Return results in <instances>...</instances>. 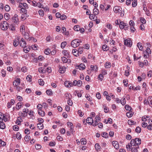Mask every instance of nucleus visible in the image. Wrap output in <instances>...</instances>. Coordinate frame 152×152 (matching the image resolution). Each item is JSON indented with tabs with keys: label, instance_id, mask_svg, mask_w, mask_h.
I'll return each instance as SVG.
<instances>
[{
	"label": "nucleus",
	"instance_id": "obj_1",
	"mask_svg": "<svg viewBox=\"0 0 152 152\" xmlns=\"http://www.w3.org/2000/svg\"><path fill=\"white\" fill-rule=\"evenodd\" d=\"M141 143V140L140 139L136 138L134 139H132L130 143L131 146H139Z\"/></svg>",
	"mask_w": 152,
	"mask_h": 152
},
{
	"label": "nucleus",
	"instance_id": "obj_2",
	"mask_svg": "<svg viewBox=\"0 0 152 152\" xmlns=\"http://www.w3.org/2000/svg\"><path fill=\"white\" fill-rule=\"evenodd\" d=\"M82 42L79 39H77L73 40L71 42V45L73 48H75L80 45V43Z\"/></svg>",
	"mask_w": 152,
	"mask_h": 152
},
{
	"label": "nucleus",
	"instance_id": "obj_3",
	"mask_svg": "<svg viewBox=\"0 0 152 152\" xmlns=\"http://www.w3.org/2000/svg\"><path fill=\"white\" fill-rule=\"evenodd\" d=\"M119 28L121 29H124L125 30H127L128 28V26L127 23H124L123 21L120 22Z\"/></svg>",
	"mask_w": 152,
	"mask_h": 152
},
{
	"label": "nucleus",
	"instance_id": "obj_4",
	"mask_svg": "<svg viewBox=\"0 0 152 152\" xmlns=\"http://www.w3.org/2000/svg\"><path fill=\"white\" fill-rule=\"evenodd\" d=\"M8 24L6 21H3L2 23L0 24V27L3 30H6L8 28Z\"/></svg>",
	"mask_w": 152,
	"mask_h": 152
},
{
	"label": "nucleus",
	"instance_id": "obj_5",
	"mask_svg": "<svg viewBox=\"0 0 152 152\" xmlns=\"http://www.w3.org/2000/svg\"><path fill=\"white\" fill-rule=\"evenodd\" d=\"M28 112V109L27 108H24L23 109V113H21V115L23 117L26 116L27 115V113Z\"/></svg>",
	"mask_w": 152,
	"mask_h": 152
},
{
	"label": "nucleus",
	"instance_id": "obj_6",
	"mask_svg": "<svg viewBox=\"0 0 152 152\" xmlns=\"http://www.w3.org/2000/svg\"><path fill=\"white\" fill-rule=\"evenodd\" d=\"M86 123L89 124H92L93 123V121L92 118L91 117H88L86 119L85 125L86 124Z\"/></svg>",
	"mask_w": 152,
	"mask_h": 152
},
{
	"label": "nucleus",
	"instance_id": "obj_7",
	"mask_svg": "<svg viewBox=\"0 0 152 152\" xmlns=\"http://www.w3.org/2000/svg\"><path fill=\"white\" fill-rule=\"evenodd\" d=\"M121 10L122 9L120 7L117 6H115L113 8V10L115 13L121 12Z\"/></svg>",
	"mask_w": 152,
	"mask_h": 152
},
{
	"label": "nucleus",
	"instance_id": "obj_8",
	"mask_svg": "<svg viewBox=\"0 0 152 152\" xmlns=\"http://www.w3.org/2000/svg\"><path fill=\"white\" fill-rule=\"evenodd\" d=\"M124 44L127 46L131 47L132 45V43H131V40L129 39L124 40Z\"/></svg>",
	"mask_w": 152,
	"mask_h": 152
},
{
	"label": "nucleus",
	"instance_id": "obj_9",
	"mask_svg": "<svg viewBox=\"0 0 152 152\" xmlns=\"http://www.w3.org/2000/svg\"><path fill=\"white\" fill-rule=\"evenodd\" d=\"M20 79L17 78L16 80H14L13 83V85L15 86H18L20 84Z\"/></svg>",
	"mask_w": 152,
	"mask_h": 152
},
{
	"label": "nucleus",
	"instance_id": "obj_10",
	"mask_svg": "<svg viewBox=\"0 0 152 152\" xmlns=\"http://www.w3.org/2000/svg\"><path fill=\"white\" fill-rule=\"evenodd\" d=\"M20 31L23 35L26 34L25 26L24 25H22L20 27Z\"/></svg>",
	"mask_w": 152,
	"mask_h": 152
},
{
	"label": "nucleus",
	"instance_id": "obj_11",
	"mask_svg": "<svg viewBox=\"0 0 152 152\" xmlns=\"http://www.w3.org/2000/svg\"><path fill=\"white\" fill-rule=\"evenodd\" d=\"M76 68H78L80 70H83L85 68L86 66L83 63L80 64L79 65L76 66Z\"/></svg>",
	"mask_w": 152,
	"mask_h": 152
},
{
	"label": "nucleus",
	"instance_id": "obj_12",
	"mask_svg": "<svg viewBox=\"0 0 152 152\" xmlns=\"http://www.w3.org/2000/svg\"><path fill=\"white\" fill-rule=\"evenodd\" d=\"M20 45L22 47H25L26 45V43L23 38H22L20 42Z\"/></svg>",
	"mask_w": 152,
	"mask_h": 152
},
{
	"label": "nucleus",
	"instance_id": "obj_13",
	"mask_svg": "<svg viewBox=\"0 0 152 152\" xmlns=\"http://www.w3.org/2000/svg\"><path fill=\"white\" fill-rule=\"evenodd\" d=\"M112 144L115 148L116 149L119 148V145L116 141H113L112 142Z\"/></svg>",
	"mask_w": 152,
	"mask_h": 152
},
{
	"label": "nucleus",
	"instance_id": "obj_14",
	"mask_svg": "<svg viewBox=\"0 0 152 152\" xmlns=\"http://www.w3.org/2000/svg\"><path fill=\"white\" fill-rule=\"evenodd\" d=\"M139 148V146H132L131 148V150L132 152H137V149Z\"/></svg>",
	"mask_w": 152,
	"mask_h": 152
},
{
	"label": "nucleus",
	"instance_id": "obj_15",
	"mask_svg": "<svg viewBox=\"0 0 152 152\" xmlns=\"http://www.w3.org/2000/svg\"><path fill=\"white\" fill-rule=\"evenodd\" d=\"M149 125H148L147 128L149 130H152V120H151L149 121Z\"/></svg>",
	"mask_w": 152,
	"mask_h": 152
},
{
	"label": "nucleus",
	"instance_id": "obj_16",
	"mask_svg": "<svg viewBox=\"0 0 152 152\" xmlns=\"http://www.w3.org/2000/svg\"><path fill=\"white\" fill-rule=\"evenodd\" d=\"M34 112L31 110L29 111V113H28V115L30 116V118L33 120L34 119Z\"/></svg>",
	"mask_w": 152,
	"mask_h": 152
},
{
	"label": "nucleus",
	"instance_id": "obj_17",
	"mask_svg": "<svg viewBox=\"0 0 152 152\" xmlns=\"http://www.w3.org/2000/svg\"><path fill=\"white\" fill-rule=\"evenodd\" d=\"M65 71V68L64 67L60 66L59 68V72L61 73H64Z\"/></svg>",
	"mask_w": 152,
	"mask_h": 152
},
{
	"label": "nucleus",
	"instance_id": "obj_18",
	"mask_svg": "<svg viewBox=\"0 0 152 152\" xmlns=\"http://www.w3.org/2000/svg\"><path fill=\"white\" fill-rule=\"evenodd\" d=\"M1 116L2 117L3 120L5 121L6 122L7 121V118H6V117L4 115V114L3 113H2L0 112V117Z\"/></svg>",
	"mask_w": 152,
	"mask_h": 152
},
{
	"label": "nucleus",
	"instance_id": "obj_19",
	"mask_svg": "<svg viewBox=\"0 0 152 152\" xmlns=\"http://www.w3.org/2000/svg\"><path fill=\"white\" fill-rule=\"evenodd\" d=\"M91 71H96L97 70V67L96 65H91Z\"/></svg>",
	"mask_w": 152,
	"mask_h": 152
},
{
	"label": "nucleus",
	"instance_id": "obj_20",
	"mask_svg": "<svg viewBox=\"0 0 152 152\" xmlns=\"http://www.w3.org/2000/svg\"><path fill=\"white\" fill-rule=\"evenodd\" d=\"M38 71L42 73H44L46 72V70L42 67H39L38 69Z\"/></svg>",
	"mask_w": 152,
	"mask_h": 152
},
{
	"label": "nucleus",
	"instance_id": "obj_21",
	"mask_svg": "<svg viewBox=\"0 0 152 152\" xmlns=\"http://www.w3.org/2000/svg\"><path fill=\"white\" fill-rule=\"evenodd\" d=\"M38 113L39 115L42 116H43L45 115V112L42 111L41 109H40V110H38Z\"/></svg>",
	"mask_w": 152,
	"mask_h": 152
},
{
	"label": "nucleus",
	"instance_id": "obj_22",
	"mask_svg": "<svg viewBox=\"0 0 152 152\" xmlns=\"http://www.w3.org/2000/svg\"><path fill=\"white\" fill-rule=\"evenodd\" d=\"M72 53L73 55L76 56H77L79 54L77 50L76 49H73L72 51Z\"/></svg>",
	"mask_w": 152,
	"mask_h": 152
},
{
	"label": "nucleus",
	"instance_id": "obj_23",
	"mask_svg": "<svg viewBox=\"0 0 152 152\" xmlns=\"http://www.w3.org/2000/svg\"><path fill=\"white\" fill-rule=\"evenodd\" d=\"M62 53L65 56H68L69 55V52L68 50H63L62 52Z\"/></svg>",
	"mask_w": 152,
	"mask_h": 152
},
{
	"label": "nucleus",
	"instance_id": "obj_24",
	"mask_svg": "<svg viewBox=\"0 0 152 152\" xmlns=\"http://www.w3.org/2000/svg\"><path fill=\"white\" fill-rule=\"evenodd\" d=\"M121 104L123 105H124L126 104L125 97H123L120 100Z\"/></svg>",
	"mask_w": 152,
	"mask_h": 152
},
{
	"label": "nucleus",
	"instance_id": "obj_25",
	"mask_svg": "<svg viewBox=\"0 0 152 152\" xmlns=\"http://www.w3.org/2000/svg\"><path fill=\"white\" fill-rule=\"evenodd\" d=\"M93 11L94 15H97L99 13V10L96 8H95L94 9Z\"/></svg>",
	"mask_w": 152,
	"mask_h": 152
},
{
	"label": "nucleus",
	"instance_id": "obj_26",
	"mask_svg": "<svg viewBox=\"0 0 152 152\" xmlns=\"http://www.w3.org/2000/svg\"><path fill=\"white\" fill-rule=\"evenodd\" d=\"M95 147L96 149V150L97 151H100V149H101V147L100 146L99 144L98 143H96L95 144Z\"/></svg>",
	"mask_w": 152,
	"mask_h": 152
},
{
	"label": "nucleus",
	"instance_id": "obj_27",
	"mask_svg": "<svg viewBox=\"0 0 152 152\" xmlns=\"http://www.w3.org/2000/svg\"><path fill=\"white\" fill-rule=\"evenodd\" d=\"M137 46L139 50H142L143 49V47L142 46V43L140 42H138L137 44Z\"/></svg>",
	"mask_w": 152,
	"mask_h": 152
},
{
	"label": "nucleus",
	"instance_id": "obj_28",
	"mask_svg": "<svg viewBox=\"0 0 152 152\" xmlns=\"http://www.w3.org/2000/svg\"><path fill=\"white\" fill-rule=\"evenodd\" d=\"M46 93L48 95L51 96L53 94V92L51 89L47 90Z\"/></svg>",
	"mask_w": 152,
	"mask_h": 152
},
{
	"label": "nucleus",
	"instance_id": "obj_29",
	"mask_svg": "<svg viewBox=\"0 0 152 152\" xmlns=\"http://www.w3.org/2000/svg\"><path fill=\"white\" fill-rule=\"evenodd\" d=\"M128 123L129 125H132L135 124L136 122L132 120H129L128 121Z\"/></svg>",
	"mask_w": 152,
	"mask_h": 152
},
{
	"label": "nucleus",
	"instance_id": "obj_30",
	"mask_svg": "<svg viewBox=\"0 0 152 152\" xmlns=\"http://www.w3.org/2000/svg\"><path fill=\"white\" fill-rule=\"evenodd\" d=\"M37 127L40 129H42L43 128V125L42 123L38 124H37Z\"/></svg>",
	"mask_w": 152,
	"mask_h": 152
},
{
	"label": "nucleus",
	"instance_id": "obj_31",
	"mask_svg": "<svg viewBox=\"0 0 152 152\" xmlns=\"http://www.w3.org/2000/svg\"><path fill=\"white\" fill-rule=\"evenodd\" d=\"M23 47L24 48L23 50L26 53H28L30 50L29 48H27L26 46Z\"/></svg>",
	"mask_w": 152,
	"mask_h": 152
},
{
	"label": "nucleus",
	"instance_id": "obj_32",
	"mask_svg": "<svg viewBox=\"0 0 152 152\" xmlns=\"http://www.w3.org/2000/svg\"><path fill=\"white\" fill-rule=\"evenodd\" d=\"M81 144L83 145H86V139L82 138L81 139Z\"/></svg>",
	"mask_w": 152,
	"mask_h": 152
},
{
	"label": "nucleus",
	"instance_id": "obj_33",
	"mask_svg": "<svg viewBox=\"0 0 152 152\" xmlns=\"http://www.w3.org/2000/svg\"><path fill=\"white\" fill-rule=\"evenodd\" d=\"M102 136L103 137L106 138L108 137L109 134L105 132H103L102 133Z\"/></svg>",
	"mask_w": 152,
	"mask_h": 152
},
{
	"label": "nucleus",
	"instance_id": "obj_34",
	"mask_svg": "<svg viewBox=\"0 0 152 152\" xmlns=\"http://www.w3.org/2000/svg\"><path fill=\"white\" fill-rule=\"evenodd\" d=\"M102 49L104 51H107L109 49V48L105 45H103L102 46Z\"/></svg>",
	"mask_w": 152,
	"mask_h": 152
},
{
	"label": "nucleus",
	"instance_id": "obj_35",
	"mask_svg": "<svg viewBox=\"0 0 152 152\" xmlns=\"http://www.w3.org/2000/svg\"><path fill=\"white\" fill-rule=\"evenodd\" d=\"M111 66V63L109 62H107L105 64V67L106 68H109Z\"/></svg>",
	"mask_w": 152,
	"mask_h": 152
},
{
	"label": "nucleus",
	"instance_id": "obj_36",
	"mask_svg": "<svg viewBox=\"0 0 152 152\" xmlns=\"http://www.w3.org/2000/svg\"><path fill=\"white\" fill-rule=\"evenodd\" d=\"M51 50L49 49H46L45 50V53L47 55H48L50 53Z\"/></svg>",
	"mask_w": 152,
	"mask_h": 152
},
{
	"label": "nucleus",
	"instance_id": "obj_37",
	"mask_svg": "<svg viewBox=\"0 0 152 152\" xmlns=\"http://www.w3.org/2000/svg\"><path fill=\"white\" fill-rule=\"evenodd\" d=\"M5 127L4 123V122L0 123V128L2 129H4Z\"/></svg>",
	"mask_w": 152,
	"mask_h": 152
},
{
	"label": "nucleus",
	"instance_id": "obj_38",
	"mask_svg": "<svg viewBox=\"0 0 152 152\" xmlns=\"http://www.w3.org/2000/svg\"><path fill=\"white\" fill-rule=\"evenodd\" d=\"M74 30L76 31H78L80 30V28L79 26L76 25L74 27Z\"/></svg>",
	"mask_w": 152,
	"mask_h": 152
},
{
	"label": "nucleus",
	"instance_id": "obj_39",
	"mask_svg": "<svg viewBox=\"0 0 152 152\" xmlns=\"http://www.w3.org/2000/svg\"><path fill=\"white\" fill-rule=\"evenodd\" d=\"M137 4V0H133L132 1V6L133 7H135L136 6Z\"/></svg>",
	"mask_w": 152,
	"mask_h": 152
},
{
	"label": "nucleus",
	"instance_id": "obj_40",
	"mask_svg": "<svg viewBox=\"0 0 152 152\" xmlns=\"http://www.w3.org/2000/svg\"><path fill=\"white\" fill-rule=\"evenodd\" d=\"M19 44V42L18 41H17L16 39L14 40L13 41V45L15 46L16 47Z\"/></svg>",
	"mask_w": 152,
	"mask_h": 152
},
{
	"label": "nucleus",
	"instance_id": "obj_41",
	"mask_svg": "<svg viewBox=\"0 0 152 152\" xmlns=\"http://www.w3.org/2000/svg\"><path fill=\"white\" fill-rule=\"evenodd\" d=\"M21 103L19 102L16 105V108L17 110H19L21 107Z\"/></svg>",
	"mask_w": 152,
	"mask_h": 152
},
{
	"label": "nucleus",
	"instance_id": "obj_42",
	"mask_svg": "<svg viewBox=\"0 0 152 152\" xmlns=\"http://www.w3.org/2000/svg\"><path fill=\"white\" fill-rule=\"evenodd\" d=\"M38 82L40 85L43 86L44 84V82L42 79L39 80Z\"/></svg>",
	"mask_w": 152,
	"mask_h": 152
},
{
	"label": "nucleus",
	"instance_id": "obj_43",
	"mask_svg": "<svg viewBox=\"0 0 152 152\" xmlns=\"http://www.w3.org/2000/svg\"><path fill=\"white\" fill-rule=\"evenodd\" d=\"M66 44L67 43L65 41L62 42L61 44V48L62 49L64 48L66 45Z\"/></svg>",
	"mask_w": 152,
	"mask_h": 152
},
{
	"label": "nucleus",
	"instance_id": "obj_44",
	"mask_svg": "<svg viewBox=\"0 0 152 152\" xmlns=\"http://www.w3.org/2000/svg\"><path fill=\"white\" fill-rule=\"evenodd\" d=\"M16 137L17 139L20 140L21 138V135L19 132H18L16 134Z\"/></svg>",
	"mask_w": 152,
	"mask_h": 152
},
{
	"label": "nucleus",
	"instance_id": "obj_45",
	"mask_svg": "<svg viewBox=\"0 0 152 152\" xmlns=\"http://www.w3.org/2000/svg\"><path fill=\"white\" fill-rule=\"evenodd\" d=\"M104 77V76L102 75L101 74H100L98 76V78L99 80L102 81Z\"/></svg>",
	"mask_w": 152,
	"mask_h": 152
},
{
	"label": "nucleus",
	"instance_id": "obj_46",
	"mask_svg": "<svg viewBox=\"0 0 152 152\" xmlns=\"http://www.w3.org/2000/svg\"><path fill=\"white\" fill-rule=\"evenodd\" d=\"M135 131L137 133H140L141 131V128L139 126L137 127L135 129Z\"/></svg>",
	"mask_w": 152,
	"mask_h": 152
},
{
	"label": "nucleus",
	"instance_id": "obj_47",
	"mask_svg": "<svg viewBox=\"0 0 152 152\" xmlns=\"http://www.w3.org/2000/svg\"><path fill=\"white\" fill-rule=\"evenodd\" d=\"M31 76L30 75H27L26 77V79L27 81L30 82L31 80Z\"/></svg>",
	"mask_w": 152,
	"mask_h": 152
},
{
	"label": "nucleus",
	"instance_id": "obj_48",
	"mask_svg": "<svg viewBox=\"0 0 152 152\" xmlns=\"http://www.w3.org/2000/svg\"><path fill=\"white\" fill-rule=\"evenodd\" d=\"M61 59L63 63H66L67 62V59L65 57H61Z\"/></svg>",
	"mask_w": 152,
	"mask_h": 152
},
{
	"label": "nucleus",
	"instance_id": "obj_49",
	"mask_svg": "<svg viewBox=\"0 0 152 152\" xmlns=\"http://www.w3.org/2000/svg\"><path fill=\"white\" fill-rule=\"evenodd\" d=\"M10 15L8 13H6L4 15V17L6 20H8L9 19Z\"/></svg>",
	"mask_w": 152,
	"mask_h": 152
},
{
	"label": "nucleus",
	"instance_id": "obj_50",
	"mask_svg": "<svg viewBox=\"0 0 152 152\" xmlns=\"http://www.w3.org/2000/svg\"><path fill=\"white\" fill-rule=\"evenodd\" d=\"M39 15L42 16H43L44 15V12L42 10H40L39 11Z\"/></svg>",
	"mask_w": 152,
	"mask_h": 152
},
{
	"label": "nucleus",
	"instance_id": "obj_51",
	"mask_svg": "<svg viewBox=\"0 0 152 152\" xmlns=\"http://www.w3.org/2000/svg\"><path fill=\"white\" fill-rule=\"evenodd\" d=\"M4 9L6 11L8 12L10 10V7L8 5H6L4 7Z\"/></svg>",
	"mask_w": 152,
	"mask_h": 152
},
{
	"label": "nucleus",
	"instance_id": "obj_52",
	"mask_svg": "<svg viewBox=\"0 0 152 152\" xmlns=\"http://www.w3.org/2000/svg\"><path fill=\"white\" fill-rule=\"evenodd\" d=\"M132 146H131V145L130 143H129L128 145H126V148H127L128 151H130V150L131 147L132 148Z\"/></svg>",
	"mask_w": 152,
	"mask_h": 152
},
{
	"label": "nucleus",
	"instance_id": "obj_53",
	"mask_svg": "<svg viewBox=\"0 0 152 152\" xmlns=\"http://www.w3.org/2000/svg\"><path fill=\"white\" fill-rule=\"evenodd\" d=\"M12 19L13 21L15 23H16L18 21V18H16L15 17H13L12 18Z\"/></svg>",
	"mask_w": 152,
	"mask_h": 152
},
{
	"label": "nucleus",
	"instance_id": "obj_54",
	"mask_svg": "<svg viewBox=\"0 0 152 152\" xmlns=\"http://www.w3.org/2000/svg\"><path fill=\"white\" fill-rule=\"evenodd\" d=\"M125 109L126 110L130 111L131 110L132 108L131 107L128 105H126L125 106Z\"/></svg>",
	"mask_w": 152,
	"mask_h": 152
},
{
	"label": "nucleus",
	"instance_id": "obj_55",
	"mask_svg": "<svg viewBox=\"0 0 152 152\" xmlns=\"http://www.w3.org/2000/svg\"><path fill=\"white\" fill-rule=\"evenodd\" d=\"M140 20V22L143 24H145L146 23V20L144 18H141Z\"/></svg>",
	"mask_w": 152,
	"mask_h": 152
},
{
	"label": "nucleus",
	"instance_id": "obj_56",
	"mask_svg": "<svg viewBox=\"0 0 152 152\" xmlns=\"http://www.w3.org/2000/svg\"><path fill=\"white\" fill-rule=\"evenodd\" d=\"M13 129L16 131H18L19 130V127L17 125L14 126L13 127Z\"/></svg>",
	"mask_w": 152,
	"mask_h": 152
},
{
	"label": "nucleus",
	"instance_id": "obj_57",
	"mask_svg": "<svg viewBox=\"0 0 152 152\" xmlns=\"http://www.w3.org/2000/svg\"><path fill=\"white\" fill-rule=\"evenodd\" d=\"M101 74L104 76L106 75L107 74V73L106 70L103 69L101 71Z\"/></svg>",
	"mask_w": 152,
	"mask_h": 152
},
{
	"label": "nucleus",
	"instance_id": "obj_58",
	"mask_svg": "<svg viewBox=\"0 0 152 152\" xmlns=\"http://www.w3.org/2000/svg\"><path fill=\"white\" fill-rule=\"evenodd\" d=\"M78 54L80 53L81 54L83 52V48H82L80 47L77 50Z\"/></svg>",
	"mask_w": 152,
	"mask_h": 152
},
{
	"label": "nucleus",
	"instance_id": "obj_59",
	"mask_svg": "<svg viewBox=\"0 0 152 152\" xmlns=\"http://www.w3.org/2000/svg\"><path fill=\"white\" fill-rule=\"evenodd\" d=\"M126 116L128 117H131L133 115V113L130 112H128L126 113Z\"/></svg>",
	"mask_w": 152,
	"mask_h": 152
},
{
	"label": "nucleus",
	"instance_id": "obj_60",
	"mask_svg": "<svg viewBox=\"0 0 152 152\" xmlns=\"http://www.w3.org/2000/svg\"><path fill=\"white\" fill-rule=\"evenodd\" d=\"M96 15H94L93 14H91L90 15L89 18L91 20H94V19L95 16Z\"/></svg>",
	"mask_w": 152,
	"mask_h": 152
},
{
	"label": "nucleus",
	"instance_id": "obj_61",
	"mask_svg": "<svg viewBox=\"0 0 152 152\" xmlns=\"http://www.w3.org/2000/svg\"><path fill=\"white\" fill-rule=\"evenodd\" d=\"M21 69L22 71L24 72H26L27 71V68L26 66L23 67L22 68H21Z\"/></svg>",
	"mask_w": 152,
	"mask_h": 152
},
{
	"label": "nucleus",
	"instance_id": "obj_62",
	"mask_svg": "<svg viewBox=\"0 0 152 152\" xmlns=\"http://www.w3.org/2000/svg\"><path fill=\"white\" fill-rule=\"evenodd\" d=\"M66 18V16L64 15H61V17H60V19L62 20H65Z\"/></svg>",
	"mask_w": 152,
	"mask_h": 152
},
{
	"label": "nucleus",
	"instance_id": "obj_63",
	"mask_svg": "<svg viewBox=\"0 0 152 152\" xmlns=\"http://www.w3.org/2000/svg\"><path fill=\"white\" fill-rule=\"evenodd\" d=\"M147 76L149 77H151L152 76V71L150 70L148 72Z\"/></svg>",
	"mask_w": 152,
	"mask_h": 152
},
{
	"label": "nucleus",
	"instance_id": "obj_64",
	"mask_svg": "<svg viewBox=\"0 0 152 152\" xmlns=\"http://www.w3.org/2000/svg\"><path fill=\"white\" fill-rule=\"evenodd\" d=\"M148 100L150 104L152 105V96H149L148 98Z\"/></svg>",
	"mask_w": 152,
	"mask_h": 152
}]
</instances>
